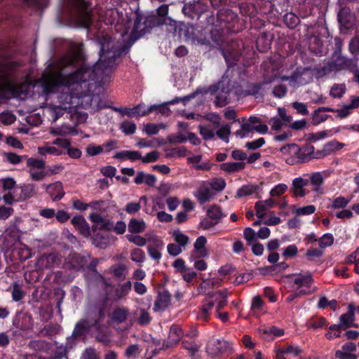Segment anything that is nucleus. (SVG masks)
Segmentation results:
<instances>
[{"label":"nucleus","instance_id":"obj_1","mask_svg":"<svg viewBox=\"0 0 359 359\" xmlns=\"http://www.w3.org/2000/svg\"><path fill=\"white\" fill-rule=\"evenodd\" d=\"M137 20L130 34L124 30L117 40L104 35L97 40L100 48L99 61L93 67L83 65L82 44L71 43L70 51L61 58L58 70L43 74L41 86L46 94L57 93L58 104L48 107L53 121L66 110L70 111L81 107L99 109L103 107L100 97L92 95L95 79L105 82L116 67V59L128 51L135 41L142 36L146 31Z\"/></svg>","mask_w":359,"mask_h":359},{"label":"nucleus","instance_id":"obj_2","mask_svg":"<svg viewBox=\"0 0 359 359\" xmlns=\"http://www.w3.org/2000/svg\"><path fill=\"white\" fill-rule=\"evenodd\" d=\"M15 64L10 60H6L0 65V102L12 97H18L22 94H26L29 87L27 83H23L18 86L10 78V72L15 69Z\"/></svg>","mask_w":359,"mask_h":359},{"label":"nucleus","instance_id":"obj_3","mask_svg":"<svg viewBox=\"0 0 359 359\" xmlns=\"http://www.w3.org/2000/svg\"><path fill=\"white\" fill-rule=\"evenodd\" d=\"M233 89V85L231 83L230 79L226 75L223 76L221 81L217 83L212 85L205 89L203 93L211 94L217 93L216 96V104L218 106H224L228 103V95L231 92ZM203 90L198 88L194 93L189 94L182 97H175V99L169 101L167 104H175L180 102H183L185 105L190 100L195 97V96L202 93Z\"/></svg>","mask_w":359,"mask_h":359},{"label":"nucleus","instance_id":"obj_4","mask_svg":"<svg viewBox=\"0 0 359 359\" xmlns=\"http://www.w3.org/2000/svg\"><path fill=\"white\" fill-rule=\"evenodd\" d=\"M227 298L228 292L226 290H219L215 293L208 294L202 302L198 317L203 320H208L215 308L217 317L222 322H226L229 320L228 313H220L219 311L226 306Z\"/></svg>","mask_w":359,"mask_h":359},{"label":"nucleus","instance_id":"obj_5","mask_svg":"<svg viewBox=\"0 0 359 359\" xmlns=\"http://www.w3.org/2000/svg\"><path fill=\"white\" fill-rule=\"evenodd\" d=\"M355 69V60L346 57L339 56L336 60L318 69L316 71V76L320 78L341 70L348 69L350 71H354Z\"/></svg>","mask_w":359,"mask_h":359},{"label":"nucleus","instance_id":"obj_6","mask_svg":"<svg viewBox=\"0 0 359 359\" xmlns=\"http://www.w3.org/2000/svg\"><path fill=\"white\" fill-rule=\"evenodd\" d=\"M70 22L75 27L88 28L92 18L88 4L85 0H79L74 12L69 16Z\"/></svg>","mask_w":359,"mask_h":359},{"label":"nucleus","instance_id":"obj_7","mask_svg":"<svg viewBox=\"0 0 359 359\" xmlns=\"http://www.w3.org/2000/svg\"><path fill=\"white\" fill-rule=\"evenodd\" d=\"M313 76L312 70L309 68H304L297 69L291 76L285 77L284 79L288 80L291 86L297 88L309 83L313 80Z\"/></svg>","mask_w":359,"mask_h":359},{"label":"nucleus","instance_id":"obj_8","mask_svg":"<svg viewBox=\"0 0 359 359\" xmlns=\"http://www.w3.org/2000/svg\"><path fill=\"white\" fill-rule=\"evenodd\" d=\"M147 251L149 257L158 261L161 258V251L164 248L163 241L157 236L148 234Z\"/></svg>","mask_w":359,"mask_h":359},{"label":"nucleus","instance_id":"obj_9","mask_svg":"<svg viewBox=\"0 0 359 359\" xmlns=\"http://www.w3.org/2000/svg\"><path fill=\"white\" fill-rule=\"evenodd\" d=\"M230 345L228 341L223 339H212L207 346V353L212 356H217L219 354L227 352L230 349Z\"/></svg>","mask_w":359,"mask_h":359},{"label":"nucleus","instance_id":"obj_10","mask_svg":"<svg viewBox=\"0 0 359 359\" xmlns=\"http://www.w3.org/2000/svg\"><path fill=\"white\" fill-rule=\"evenodd\" d=\"M61 262V258L57 253L41 255L36 262V266L39 269H46L58 266Z\"/></svg>","mask_w":359,"mask_h":359},{"label":"nucleus","instance_id":"obj_11","mask_svg":"<svg viewBox=\"0 0 359 359\" xmlns=\"http://www.w3.org/2000/svg\"><path fill=\"white\" fill-rule=\"evenodd\" d=\"M292 281L295 285L298 286L297 289H301L304 290H312V292L316 290V287L312 286L313 279L310 273H306L303 274H298L292 276Z\"/></svg>","mask_w":359,"mask_h":359},{"label":"nucleus","instance_id":"obj_12","mask_svg":"<svg viewBox=\"0 0 359 359\" xmlns=\"http://www.w3.org/2000/svg\"><path fill=\"white\" fill-rule=\"evenodd\" d=\"M356 307L353 304H349L347 306V312L342 314L339 318V324L344 328L358 327V325L355 323V312Z\"/></svg>","mask_w":359,"mask_h":359},{"label":"nucleus","instance_id":"obj_13","mask_svg":"<svg viewBox=\"0 0 359 359\" xmlns=\"http://www.w3.org/2000/svg\"><path fill=\"white\" fill-rule=\"evenodd\" d=\"M206 8L207 6L201 1H194L185 4L182 8V12L185 15L194 18L196 16L198 17L204 13L206 11Z\"/></svg>","mask_w":359,"mask_h":359},{"label":"nucleus","instance_id":"obj_14","mask_svg":"<svg viewBox=\"0 0 359 359\" xmlns=\"http://www.w3.org/2000/svg\"><path fill=\"white\" fill-rule=\"evenodd\" d=\"M89 219L93 223V229H95L110 230L114 226L110 220L96 212L90 214Z\"/></svg>","mask_w":359,"mask_h":359},{"label":"nucleus","instance_id":"obj_15","mask_svg":"<svg viewBox=\"0 0 359 359\" xmlns=\"http://www.w3.org/2000/svg\"><path fill=\"white\" fill-rule=\"evenodd\" d=\"M46 192L49 194L53 201H60L65 195V191L62 182H55L48 185L43 184Z\"/></svg>","mask_w":359,"mask_h":359},{"label":"nucleus","instance_id":"obj_16","mask_svg":"<svg viewBox=\"0 0 359 359\" xmlns=\"http://www.w3.org/2000/svg\"><path fill=\"white\" fill-rule=\"evenodd\" d=\"M215 193L211 189L207 182H204L198 189L195 196L201 203L210 201L214 196Z\"/></svg>","mask_w":359,"mask_h":359},{"label":"nucleus","instance_id":"obj_17","mask_svg":"<svg viewBox=\"0 0 359 359\" xmlns=\"http://www.w3.org/2000/svg\"><path fill=\"white\" fill-rule=\"evenodd\" d=\"M71 222L74 228L78 230L83 236L87 238L90 235V226L83 216H75L72 219Z\"/></svg>","mask_w":359,"mask_h":359},{"label":"nucleus","instance_id":"obj_18","mask_svg":"<svg viewBox=\"0 0 359 359\" xmlns=\"http://www.w3.org/2000/svg\"><path fill=\"white\" fill-rule=\"evenodd\" d=\"M20 194L17 196L16 201H23L34 197L37 194L36 187L33 184H24L18 187Z\"/></svg>","mask_w":359,"mask_h":359},{"label":"nucleus","instance_id":"obj_19","mask_svg":"<svg viewBox=\"0 0 359 359\" xmlns=\"http://www.w3.org/2000/svg\"><path fill=\"white\" fill-rule=\"evenodd\" d=\"M183 335L182 328L180 326L176 325L171 326L165 347L170 348L176 345Z\"/></svg>","mask_w":359,"mask_h":359},{"label":"nucleus","instance_id":"obj_20","mask_svg":"<svg viewBox=\"0 0 359 359\" xmlns=\"http://www.w3.org/2000/svg\"><path fill=\"white\" fill-rule=\"evenodd\" d=\"M309 184V180L302 177H297L292 181V190L294 194L297 197H304L307 191L304 189Z\"/></svg>","mask_w":359,"mask_h":359},{"label":"nucleus","instance_id":"obj_21","mask_svg":"<svg viewBox=\"0 0 359 359\" xmlns=\"http://www.w3.org/2000/svg\"><path fill=\"white\" fill-rule=\"evenodd\" d=\"M311 184L313 185V191L318 195L324 193L323 184L324 179L323 175L320 172H313L309 177Z\"/></svg>","mask_w":359,"mask_h":359},{"label":"nucleus","instance_id":"obj_22","mask_svg":"<svg viewBox=\"0 0 359 359\" xmlns=\"http://www.w3.org/2000/svg\"><path fill=\"white\" fill-rule=\"evenodd\" d=\"M170 303V296L167 292H163L158 294L154 304V311H161L165 310Z\"/></svg>","mask_w":359,"mask_h":359},{"label":"nucleus","instance_id":"obj_23","mask_svg":"<svg viewBox=\"0 0 359 359\" xmlns=\"http://www.w3.org/2000/svg\"><path fill=\"white\" fill-rule=\"evenodd\" d=\"M275 202L273 199H267L265 201H259L255 203L256 215L259 219H262L265 216L266 210L273 208Z\"/></svg>","mask_w":359,"mask_h":359},{"label":"nucleus","instance_id":"obj_24","mask_svg":"<svg viewBox=\"0 0 359 359\" xmlns=\"http://www.w3.org/2000/svg\"><path fill=\"white\" fill-rule=\"evenodd\" d=\"M97 323H90L87 320L83 319L77 323L72 333V337H78L85 335L86 332L88 331L91 326H97Z\"/></svg>","mask_w":359,"mask_h":359},{"label":"nucleus","instance_id":"obj_25","mask_svg":"<svg viewBox=\"0 0 359 359\" xmlns=\"http://www.w3.org/2000/svg\"><path fill=\"white\" fill-rule=\"evenodd\" d=\"M255 130L252 127V125L250 121L246 120L245 118H243L242 120V123L241 125L240 129L236 130L234 133V135L241 139L248 137L250 134H252Z\"/></svg>","mask_w":359,"mask_h":359},{"label":"nucleus","instance_id":"obj_26","mask_svg":"<svg viewBox=\"0 0 359 359\" xmlns=\"http://www.w3.org/2000/svg\"><path fill=\"white\" fill-rule=\"evenodd\" d=\"M248 120L250 121L252 127L259 134H266L269 130V127L267 125L264 124L260 118L251 116L249 117Z\"/></svg>","mask_w":359,"mask_h":359},{"label":"nucleus","instance_id":"obj_27","mask_svg":"<svg viewBox=\"0 0 359 359\" xmlns=\"http://www.w3.org/2000/svg\"><path fill=\"white\" fill-rule=\"evenodd\" d=\"M128 231L132 233H140L146 229V223L143 219H131L128 222Z\"/></svg>","mask_w":359,"mask_h":359},{"label":"nucleus","instance_id":"obj_28","mask_svg":"<svg viewBox=\"0 0 359 359\" xmlns=\"http://www.w3.org/2000/svg\"><path fill=\"white\" fill-rule=\"evenodd\" d=\"M114 158L120 160L130 159L133 161L142 158V154L138 151H121L114 155Z\"/></svg>","mask_w":359,"mask_h":359},{"label":"nucleus","instance_id":"obj_29","mask_svg":"<svg viewBox=\"0 0 359 359\" xmlns=\"http://www.w3.org/2000/svg\"><path fill=\"white\" fill-rule=\"evenodd\" d=\"M156 179L154 175L146 174L143 172H139L134 179V182L137 184H146L149 186H154Z\"/></svg>","mask_w":359,"mask_h":359},{"label":"nucleus","instance_id":"obj_30","mask_svg":"<svg viewBox=\"0 0 359 359\" xmlns=\"http://www.w3.org/2000/svg\"><path fill=\"white\" fill-rule=\"evenodd\" d=\"M131 283L128 281L122 285H119L115 289V294L111 297L114 301H118V299L126 296L130 290H131Z\"/></svg>","mask_w":359,"mask_h":359},{"label":"nucleus","instance_id":"obj_31","mask_svg":"<svg viewBox=\"0 0 359 359\" xmlns=\"http://www.w3.org/2000/svg\"><path fill=\"white\" fill-rule=\"evenodd\" d=\"M206 243V238L203 236H199L194 243L195 252L200 257H205L208 255V250L205 248Z\"/></svg>","mask_w":359,"mask_h":359},{"label":"nucleus","instance_id":"obj_32","mask_svg":"<svg viewBox=\"0 0 359 359\" xmlns=\"http://www.w3.org/2000/svg\"><path fill=\"white\" fill-rule=\"evenodd\" d=\"M103 203V201H93L88 204L84 203L79 200H73L72 201V207L75 210H78L80 211L86 210L88 207L93 208V210H99V206Z\"/></svg>","mask_w":359,"mask_h":359},{"label":"nucleus","instance_id":"obj_33","mask_svg":"<svg viewBox=\"0 0 359 359\" xmlns=\"http://www.w3.org/2000/svg\"><path fill=\"white\" fill-rule=\"evenodd\" d=\"M217 18L221 22H230L237 18V15L229 8H221L217 12Z\"/></svg>","mask_w":359,"mask_h":359},{"label":"nucleus","instance_id":"obj_34","mask_svg":"<svg viewBox=\"0 0 359 359\" xmlns=\"http://www.w3.org/2000/svg\"><path fill=\"white\" fill-rule=\"evenodd\" d=\"M208 217L217 223L219 221L226 217L227 213L222 212L221 208L217 205H212L207 211Z\"/></svg>","mask_w":359,"mask_h":359},{"label":"nucleus","instance_id":"obj_35","mask_svg":"<svg viewBox=\"0 0 359 359\" xmlns=\"http://www.w3.org/2000/svg\"><path fill=\"white\" fill-rule=\"evenodd\" d=\"M245 163L244 162H227L221 164V169L227 172H236L244 169Z\"/></svg>","mask_w":359,"mask_h":359},{"label":"nucleus","instance_id":"obj_36","mask_svg":"<svg viewBox=\"0 0 359 359\" xmlns=\"http://www.w3.org/2000/svg\"><path fill=\"white\" fill-rule=\"evenodd\" d=\"M345 144L344 143L337 142V140H332L328 142L324 145V152L330 155L341 149L344 148Z\"/></svg>","mask_w":359,"mask_h":359},{"label":"nucleus","instance_id":"obj_37","mask_svg":"<svg viewBox=\"0 0 359 359\" xmlns=\"http://www.w3.org/2000/svg\"><path fill=\"white\" fill-rule=\"evenodd\" d=\"M231 134V126L229 124L222 125L216 131L217 136L225 142H229Z\"/></svg>","mask_w":359,"mask_h":359},{"label":"nucleus","instance_id":"obj_38","mask_svg":"<svg viewBox=\"0 0 359 359\" xmlns=\"http://www.w3.org/2000/svg\"><path fill=\"white\" fill-rule=\"evenodd\" d=\"M50 133L54 135L66 136L73 134L74 129L69 126L63 125L60 127L50 128Z\"/></svg>","mask_w":359,"mask_h":359},{"label":"nucleus","instance_id":"obj_39","mask_svg":"<svg viewBox=\"0 0 359 359\" xmlns=\"http://www.w3.org/2000/svg\"><path fill=\"white\" fill-rule=\"evenodd\" d=\"M148 234H146V238H144L140 235L127 234L126 238L131 243H134L138 247L144 246L148 242Z\"/></svg>","mask_w":359,"mask_h":359},{"label":"nucleus","instance_id":"obj_40","mask_svg":"<svg viewBox=\"0 0 359 359\" xmlns=\"http://www.w3.org/2000/svg\"><path fill=\"white\" fill-rule=\"evenodd\" d=\"M172 236L175 243L180 245L184 249L189 242V238L180 230H175Z\"/></svg>","mask_w":359,"mask_h":359},{"label":"nucleus","instance_id":"obj_41","mask_svg":"<svg viewBox=\"0 0 359 359\" xmlns=\"http://www.w3.org/2000/svg\"><path fill=\"white\" fill-rule=\"evenodd\" d=\"M38 153L41 156H46V154L60 156L62 154V152L56 147L48 144H46L43 147H39Z\"/></svg>","mask_w":359,"mask_h":359},{"label":"nucleus","instance_id":"obj_42","mask_svg":"<svg viewBox=\"0 0 359 359\" xmlns=\"http://www.w3.org/2000/svg\"><path fill=\"white\" fill-rule=\"evenodd\" d=\"M156 104L146 107L144 104H138L134 107V116H143L156 109Z\"/></svg>","mask_w":359,"mask_h":359},{"label":"nucleus","instance_id":"obj_43","mask_svg":"<svg viewBox=\"0 0 359 359\" xmlns=\"http://www.w3.org/2000/svg\"><path fill=\"white\" fill-rule=\"evenodd\" d=\"M314 147L312 145H307L302 148L299 154V158L302 162H306L312 158V154L313 153Z\"/></svg>","mask_w":359,"mask_h":359},{"label":"nucleus","instance_id":"obj_44","mask_svg":"<svg viewBox=\"0 0 359 359\" xmlns=\"http://www.w3.org/2000/svg\"><path fill=\"white\" fill-rule=\"evenodd\" d=\"M343 327L339 324H334L329 327L328 332L325 334L327 339L332 340L341 337V330Z\"/></svg>","mask_w":359,"mask_h":359},{"label":"nucleus","instance_id":"obj_45","mask_svg":"<svg viewBox=\"0 0 359 359\" xmlns=\"http://www.w3.org/2000/svg\"><path fill=\"white\" fill-rule=\"evenodd\" d=\"M128 315V310L126 308H118L114 311L112 313L113 320L118 323H123Z\"/></svg>","mask_w":359,"mask_h":359},{"label":"nucleus","instance_id":"obj_46","mask_svg":"<svg viewBox=\"0 0 359 359\" xmlns=\"http://www.w3.org/2000/svg\"><path fill=\"white\" fill-rule=\"evenodd\" d=\"M212 191H221L226 187V182L222 178H214L207 182Z\"/></svg>","mask_w":359,"mask_h":359},{"label":"nucleus","instance_id":"obj_47","mask_svg":"<svg viewBox=\"0 0 359 359\" xmlns=\"http://www.w3.org/2000/svg\"><path fill=\"white\" fill-rule=\"evenodd\" d=\"M307 327L309 329H319L322 328L324 326L327 325V320L325 318L323 317H318L315 318L310 319L307 322Z\"/></svg>","mask_w":359,"mask_h":359},{"label":"nucleus","instance_id":"obj_48","mask_svg":"<svg viewBox=\"0 0 359 359\" xmlns=\"http://www.w3.org/2000/svg\"><path fill=\"white\" fill-rule=\"evenodd\" d=\"M110 241L108 237H104L102 234L97 233L93 238V243L98 248H105L109 244Z\"/></svg>","mask_w":359,"mask_h":359},{"label":"nucleus","instance_id":"obj_49","mask_svg":"<svg viewBox=\"0 0 359 359\" xmlns=\"http://www.w3.org/2000/svg\"><path fill=\"white\" fill-rule=\"evenodd\" d=\"M120 129L126 135H133L136 131V125L134 122L124 121L121 123Z\"/></svg>","mask_w":359,"mask_h":359},{"label":"nucleus","instance_id":"obj_50","mask_svg":"<svg viewBox=\"0 0 359 359\" xmlns=\"http://www.w3.org/2000/svg\"><path fill=\"white\" fill-rule=\"evenodd\" d=\"M337 131L333 130H322L311 135L310 140L313 142H316L327 137H332Z\"/></svg>","mask_w":359,"mask_h":359},{"label":"nucleus","instance_id":"obj_51","mask_svg":"<svg viewBox=\"0 0 359 359\" xmlns=\"http://www.w3.org/2000/svg\"><path fill=\"white\" fill-rule=\"evenodd\" d=\"M346 88L345 84H334L330 90V95L334 98H339L346 93Z\"/></svg>","mask_w":359,"mask_h":359},{"label":"nucleus","instance_id":"obj_52","mask_svg":"<svg viewBox=\"0 0 359 359\" xmlns=\"http://www.w3.org/2000/svg\"><path fill=\"white\" fill-rule=\"evenodd\" d=\"M327 306L334 311L337 308V302L335 299L329 301L325 297H320L318 303V307L319 309H325Z\"/></svg>","mask_w":359,"mask_h":359},{"label":"nucleus","instance_id":"obj_53","mask_svg":"<svg viewBox=\"0 0 359 359\" xmlns=\"http://www.w3.org/2000/svg\"><path fill=\"white\" fill-rule=\"evenodd\" d=\"M189 140L194 145H198L201 143V140L194 134V133H189L187 137L183 135H179L177 137V142L179 143H182Z\"/></svg>","mask_w":359,"mask_h":359},{"label":"nucleus","instance_id":"obj_54","mask_svg":"<svg viewBox=\"0 0 359 359\" xmlns=\"http://www.w3.org/2000/svg\"><path fill=\"white\" fill-rule=\"evenodd\" d=\"M130 259L137 263H142L145 260L144 252L140 248H135L130 252Z\"/></svg>","mask_w":359,"mask_h":359},{"label":"nucleus","instance_id":"obj_55","mask_svg":"<svg viewBox=\"0 0 359 359\" xmlns=\"http://www.w3.org/2000/svg\"><path fill=\"white\" fill-rule=\"evenodd\" d=\"M334 243V237L331 233H325L318 240V244L320 248L323 249L331 246Z\"/></svg>","mask_w":359,"mask_h":359},{"label":"nucleus","instance_id":"obj_56","mask_svg":"<svg viewBox=\"0 0 359 359\" xmlns=\"http://www.w3.org/2000/svg\"><path fill=\"white\" fill-rule=\"evenodd\" d=\"M316 211V207L313 205H309L304 207L296 208L294 213L297 216L309 215Z\"/></svg>","mask_w":359,"mask_h":359},{"label":"nucleus","instance_id":"obj_57","mask_svg":"<svg viewBox=\"0 0 359 359\" xmlns=\"http://www.w3.org/2000/svg\"><path fill=\"white\" fill-rule=\"evenodd\" d=\"M141 352V348L137 344L129 346L126 350V356L130 359L135 358Z\"/></svg>","mask_w":359,"mask_h":359},{"label":"nucleus","instance_id":"obj_58","mask_svg":"<svg viewBox=\"0 0 359 359\" xmlns=\"http://www.w3.org/2000/svg\"><path fill=\"white\" fill-rule=\"evenodd\" d=\"M256 190V187L252 185H245L238 189L236 196L238 198L247 196L252 194Z\"/></svg>","mask_w":359,"mask_h":359},{"label":"nucleus","instance_id":"obj_59","mask_svg":"<svg viewBox=\"0 0 359 359\" xmlns=\"http://www.w3.org/2000/svg\"><path fill=\"white\" fill-rule=\"evenodd\" d=\"M269 123L271 125V130L274 131H278L287 125L285 123H283V121L278 116L272 117Z\"/></svg>","mask_w":359,"mask_h":359},{"label":"nucleus","instance_id":"obj_60","mask_svg":"<svg viewBox=\"0 0 359 359\" xmlns=\"http://www.w3.org/2000/svg\"><path fill=\"white\" fill-rule=\"evenodd\" d=\"M182 347L187 350L191 356H194L198 351L199 346L194 342H188L186 340L182 341Z\"/></svg>","mask_w":359,"mask_h":359},{"label":"nucleus","instance_id":"obj_61","mask_svg":"<svg viewBox=\"0 0 359 359\" xmlns=\"http://www.w3.org/2000/svg\"><path fill=\"white\" fill-rule=\"evenodd\" d=\"M287 189V186L285 184H278L270 191V196L271 197L280 196L283 194Z\"/></svg>","mask_w":359,"mask_h":359},{"label":"nucleus","instance_id":"obj_62","mask_svg":"<svg viewBox=\"0 0 359 359\" xmlns=\"http://www.w3.org/2000/svg\"><path fill=\"white\" fill-rule=\"evenodd\" d=\"M24 297V292H22L20 286L15 283L13 285L12 290V298L15 302L20 301Z\"/></svg>","mask_w":359,"mask_h":359},{"label":"nucleus","instance_id":"obj_63","mask_svg":"<svg viewBox=\"0 0 359 359\" xmlns=\"http://www.w3.org/2000/svg\"><path fill=\"white\" fill-rule=\"evenodd\" d=\"M27 165L30 167V169H41L45 166V162L34 158H29L27 161Z\"/></svg>","mask_w":359,"mask_h":359},{"label":"nucleus","instance_id":"obj_64","mask_svg":"<svg viewBox=\"0 0 359 359\" xmlns=\"http://www.w3.org/2000/svg\"><path fill=\"white\" fill-rule=\"evenodd\" d=\"M349 51L352 55H359V36L353 38L349 43Z\"/></svg>","mask_w":359,"mask_h":359}]
</instances>
